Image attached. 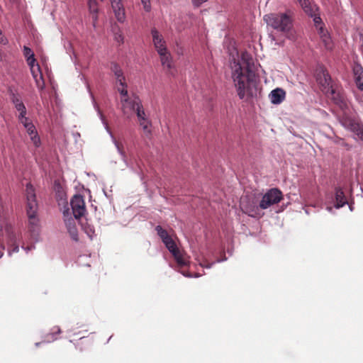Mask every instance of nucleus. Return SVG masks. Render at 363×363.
<instances>
[{
	"label": "nucleus",
	"mask_w": 363,
	"mask_h": 363,
	"mask_svg": "<svg viewBox=\"0 0 363 363\" xmlns=\"http://www.w3.org/2000/svg\"><path fill=\"white\" fill-rule=\"evenodd\" d=\"M254 63L247 53L242 55L241 60H234L232 65V78L240 99H249L256 95V74L252 70Z\"/></svg>",
	"instance_id": "nucleus-1"
},
{
	"label": "nucleus",
	"mask_w": 363,
	"mask_h": 363,
	"mask_svg": "<svg viewBox=\"0 0 363 363\" xmlns=\"http://www.w3.org/2000/svg\"><path fill=\"white\" fill-rule=\"evenodd\" d=\"M267 26L271 27L277 32L289 39H294L293 20L288 13H274L266 14L263 17Z\"/></svg>",
	"instance_id": "nucleus-2"
},
{
	"label": "nucleus",
	"mask_w": 363,
	"mask_h": 363,
	"mask_svg": "<svg viewBox=\"0 0 363 363\" xmlns=\"http://www.w3.org/2000/svg\"><path fill=\"white\" fill-rule=\"evenodd\" d=\"M260 198V194H250L242 196L240 205L242 211L252 218L263 216V209L259 207Z\"/></svg>",
	"instance_id": "nucleus-3"
},
{
	"label": "nucleus",
	"mask_w": 363,
	"mask_h": 363,
	"mask_svg": "<svg viewBox=\"0 0 363 363\" xmlns=\"http://www.w3.org/2000/svg\"><path fill=\"white\" fill-rule=\"evenodd\" d=\"M26 194L27 199V215L28 218V224L30 230L35 231L38 226V218L37 217L38 203L35 194V189L31 184H27L26 188Z\"/></svg>",
	"instance_id": "nucleus-4"
},
{
	"label": "nucleus",
	"mask_w": 363,
	"mask_h": 363,
	"mask_svg": "<svg viewBox=\"0 0 363 363\" xmlns=\"http://www.w3.org/2000/svg\"><path fill=\"white\" fill-rule=\"evenodd\" d=\"M120 94L122 113L129 118L135 115L137 108H140L142 101L140 97L135 94L128 95V89H124V88H121Z\"/></svg>",
	"instance_id": "nucleus-5"
},
{
	"label": "nucleus",
	"mask_w": 363,
	"mask_h": 363,
	"mask_svg": "<svg viewBox=\"0 0 363 363\" xmlns=\"http://www.w3.org/2000/svg\"><path fill=\"white\" fill-rule=\"evenodd\" d=\"M283 199L282 192L277 188L269 189L265 194H261L259 207L263 210L279 203Z\"/></svg>",
	"instance_id": "nucleus-6"
},
{
	"label": "nucleus",
	"mask_w": 363,
	"mask_h": 363,
	"mask_svg": "<svg viewBox=\"0 0 363 363\" xmlns=\"http://www.w3.org/2000/svg\"><path fill=\"white\" fill-rule=\"evenodd\" d=\"M110 69L114 77L115 85L118 91L120 93L121 88L128 89L126 78L121 67L116 62H111L110 65Z\"/></svg>",
	"instance_id": "nucleus-7"
},
{
	"label": "nucleus",
	"mask_w": 363,
	"mask_h": 363,
	"mask_svg": "<svg viewBox=\"0 0 363 363\" xmlns=\"http://www.w3.org/2000/svg\"><path fill=\"white\" fill-rule=\"evenodd\" d=\"M70 204L75 219H79L86 212L84 197L79 194H75L71 199Z\"/></svg>",
	"instance_id": "nucleus-8"
},
{
	"label": "nucleus",
	"mask_w": 363,
	"mask_h": 363,
	"mask_svg": "<svg viewBox=\"0 0 363 363\" xmlns=\"http://www.w3.org/2000/svg\"><path fill=\"white\" fill-rule=\"evenodd\" d=\"M157 53L160 55V62L164 69H165L169 74L174 75V65L170 52L167 49L164 51L160 49Z\"/></svg>",
	"instance_id": "nucleus-9"
},
{
	"label": "nucleus",
	"mask_w": 363,
	"mask_h": 363,
	"mask_svg": "<svg viewBox=\"0 0 363 363\" xmlns=\"http://www.w3.org/2000/svg\"><path fill=\"white\" fill-rule=\"evenodd\" d=\"M316 80L323 89H328V91L333 89L331 77L323 67L317 69Z\"/></svg>",
	"instance_id": "nucleus-10"
},
{
	"label": "nucleus",
	"mask_w": 363,
	"mask_h": 363,
	"mask_svg": "<svg viewBox=\"0 0 363 363\" xmlns=\"http://www.w3.org/2000/svg\"><path fill=\"white\" fill-rule=\"evenodd\" d=\"M65 223L71 238L77 242L79 240L78 230L76 226L75 219L69 216L68 211L64 213Z\"/></svg>",
	"instance_id": "nucleus-11"
},
{
	"label": "nucleus",
	"mask_w": 363,
	"mask_h": 363,
	"mask_svg": "<svg viewBox=\"0 0 363 363\" xmlns=\"http://www.w3.org/2000/svg\"><path fill=\"white\" fill-rule=\"evenodd\" d=\"M112 9L117 21L123 23L125 21V11L122 0H110Z\"/></svg>",
	"instance_id": "nucleus-12"
},
{
	"label": "nucleus",
	"mask_w": 363,
	"mask_h": 363,
	"mask_svg": "<svg viewBox=\"0 0 363 363\" xmlns=\"http://www.w3.org/2000/svg\"><path fill=\"white\" fill-rule=\"evenodd\" d=\"M151 35L154 46L157 52H159L160 49L163 51L167 49L166 42L162 35L155 28L151 29Z\"/></svg>",
	"instance_id": "nucleus-13"
},
{
	"label": "nucleus",
	"mask_w": 363,
	"mask_h": 363,
	"mask_svg": "<svg viewBox=\"0 0 363 363\" xmlns=\"http://www.w3.org/2000/svg\"><path fill=\"white\" fill-rule=\"evenodd\" d=\"M330 91L334 103L338 106L342 111H347L349 108V106L345 96L340 92L335 91L333 89H330Z\"/></svg>",
	"instance_id": "nucleus-14"
},
{
	"label": "nucleus",
	"mask_w": 363,
	"mask_h": 363,
	"mask_svg": "<svg viewBox=\"0 0 363 363\" xmlns=\"http://www.w3.org/2000/svg\"><path fill=\"white\" fill-rule=\"evenodd\" d=\"M322 43L327 50H332L333 48V43L328 32L323 26H319L318 31Z\"/></svg>",
	"instance_id": "nucleus-15"
},
{
	"label": "nucleus",
	"mask_w": 363,
	"mask_h": 363,
	"mask_svg": "<svg viewBox=\"0 0 363 363\" xmlns=\"http://www.w3.org/2000/svg\"><path fill=\"white\" fill-rule=\"evenodd\" d=\"M87 6L91 16L94 27H96L98 21L99 4L96 0H87Z\"/></svg>",
	"instance_id": "nucleus-16"
},
{
	"label": "nucleus",
	"mask_w": 363,
	"mask_h": 363,
	"mask_svg": "<svg viewBox=\"0 0 363 363\" xmlns=\"http://www.w3.org/2000/svg\"><path fill=\"white\" fill-rule=\"evenodd\" d=\"M286 92L281 88H277L271 91L269 95L271 102L273 104H279L285 99Z\"/></svg>",
	"instance_id": "nucleus-17"
},
{
	"label": "nucleus",
	"mask_w": 363,
	"mask_h": 363,
	"mask_svg": "<svg viewBox=\"0 0 363 363\" xmlns=\"http://www.w3.org/2000/svg\"><path fill=\"white\" fill-rule=\"evenodd\" d=\"M340 122L346 128L353 130L355 129L356 125H358L359 122L350 117L346 111H343V114L340 117Z\"/></svg>",
	"instance_id": "nucleus-18"
},
{
	"label": "nucleus",
	"mask_w": 363,
	"mask_h": 363,
	"mask_svg": "<svg viewBox=\"0 0 363 363\" xmlns=\"http://www.w3.org/2000/svg\"><path fill=\"white\" fill-rule=\"evenodd\" d=\"M26 131L30 135V140L35 147H38L40 144V140L38 135L36 128L33 124L26 125Z\"/></svg>",
	"instance_id": "nucleus-19"
},
{
	"label": "nucleus",
	"mask_w": 363,
	"mask_h": 363,
	"mask_svg": "<svg viewBox=\"0 0 363 363\" xmlns=\"http://www.w3.org/2000/svg\"><path fill=\"white\" fill-rule=\"evenodd\" d=\"M306 13L313 16L316 10L315 6L311 4L310 0H297Z\"/></svg>",
	"instance_id": "nucleus-20"
},
{
	"label": "nucleus",
	"mask_w": 363,
	"mask_h": 363,
	"mask_svg": "<svg viewBox=\"0 0 363 363\" xmlns=\"http://www.w3.org/2000/svg\"><path fill=\"white\" fill-rule=\"evenodd\" d=\"M335 206L337 208L342 207L347 203V199L341 188H336L335 189Z\"/></svg>",
	"instance_id": "nucleus-21"
},
{
	"label": "nucleus",
	"mask_w": 363,
	"mask_h": 363,
	"mask_svg": "<svg viewBox=\"0 0 363 363\" xmlns=\"http://www.w3.org/2000/svg\"><path fill=\"white\" fill-rule=\"evenodd\" d=\"M172 255L175 259L179 267H182L188 264V260L186 259L184 255L180 252L179 250L175 253H174Z\"/></svg>",
	"instance_id": "nucleus-22"
},
{
	"label": "nucleus",
	"mask_w": 363,
	"mask_h": 363,
	"mask_svg": "<svg viewBox=\"0 0 363 363\" xmlns=\"http://www.w3.org/2000/svg\"><path fill=\"white\" fill-rule=\"evenodd\" d=\"M10 99L12 104L15 106L23 104V100L21 95L17 92L13 91L12 90L10 91Z\"/></svg>",
	"instance_id": "nucleus-23"
},
{
	"label": "nucleus",
	"mask_w": 363,
	"mask_h": 363,
	"mask_svg": "<svg viewBox=\"0 0 363 363\" xmlns=\"http://www.w3.org/2000/svg\"><path fill=\"white\" fill-rule=\"evenodd\" d=\"M165 245L166 247L168 249V250L173 255L176 252L179 250V248L177 247V245L175 242L173 240L172 238H169L167 240H164L163 242Z\"/></svg>",
	"instance_id": "nucleus-24"
},
{
	"label": "nucleus",
	"mask_w": 363,
	"mask_h": 363,
	"mask_svg": "<svg viewBox=\"0 0 363 363\" xmlns=\"http://www.w3.org/2000/svg\"><path fill=\"white\" fill-rule=\"evenodd\" d=\"M155 230L157 231L160 238L162 239V242H164V240H167L171 238V236L169 235L167 231L163 229L160 225H157L155 227Z\"/></svg>",
	"instance_id": "nucleus-25"
},
{
	"label": "nucleus",
	"mask_w": 363,
	"mask_h": 363,
	"mask_svg": "<svg viewBox=\"0 0 363 363\" xmlns=\"http://www.w3.org/2000/svg\"><path fill=\"white\" fill-rule=\"evenodd\" d=\"M135 114L137 116L138 122L148 119L147 118L143 104L140 106V108L136 109Z\"/></svg>",
	"instance_id": "nucleus-26"
},
{
	"label": "nucleus",
	"mask_w": 363,
	"mask_h": 363,
	"mask_svg": "<svg viewBox=\"0 0 363 363\" xmlns=\"http://www.w3.org/2000/svg\"><path fill=\"white\" fill-rule=\"evenodd\" d=\"M139 124L142 127L144 133L146 135L150 134V133H151V130H150L151 122L148 119L139 122Z\"/></svg>",
	"instance_id": "nucleus-27"
},
{
	"label": "nucleus",
	"mask_w": 363,
	"mask_h": 363,
	"mask_svg": "<svg viewBox=\"0 0 363 363\" xmlns=\"http://www.w3.org/2000/svg\"><path fill=\"white\" fill-rule=\"evenodd\" d=\"M35 81V84L37 87L40 90H43L45 88V81L42 74H39L38 76H36V78H33Z\"/></svg>",
	"instance_id": "nucleus-28"
},
{
	"label": "nucleus",
	"mask_w": 363,
	"mask_h": 363,
	"mask_svg": "<svg viewBox=\"0 0 363 363\" xmlns=\"http://www.w3.org/2000/svg\"><path fill=\"white\" fill-rule=\"evenodd\" d=\"M352 132L363 140V124L359 123L358 125H356L355 129Z\"/></svg>",
	"instance_id": "nucleus-29"
},
{
	"label": "nucleus",
	"mask_w": 363,
	"mask_h": 363,
	"mask_svg": "<svg viewBox=\"0 0 363 363\" xmlns=\"http://www.w3.org/2000/svg\"><path fill=\"white\" fill-rule=\"evenodd\" d=\"M30 69L33 78H36V76L42 74L40 65L38 63H36V66L31 67Z\"/></svg>",
	"instance_id": "nucleus-30"
},
{
	"label": "nucleus",
	"mask_w": 363,
	"mask_h": 363,
	"mask_svg": "<svg viewBox=\"0 0 363 363\" xmlns=\"http://www.w3.org/2000/svg\"><path fill=\"white\" fill-rule=\"evenodd\" d=\"M353 72L354 78L356 79L359 76L363 74V68L360 65H357L353 68Z\"/></svg>",
	"instance_id": "nucleus-31"
},
{
	"label": "nucleus",
	"mask_w": 363,
	"mask_h": 363,
	"mask_svg": "<svg viewBox=\"0 0 363 363\" xmlns=\"http://www.w3.org/2000/svg\"><path fill=\"white\" fill-rule=\"evenodd\" d=\"M141 3L143 6V9L145 11L150 12L151 10L150 0H141Z\"/></svg>",
	"instance_id": "nucleus-32"
},
{
	"label": "nucleus",
	"mask_w": 363,
	"mask_h": 363,
	"mask_svg": "<svg viewBox=\"0 0 363 363\" xmlns=\"http://www.w3.org/2000/svg\"><path fill=\"white\" fill-rule=\"evenodd\" d=\"M355 83L357 86L362 91H363V74L359 76L355 79Z\"/></svg>",
	"instance_id": "nucleus-33"
},
{
	"label": "nucleus",
	"mask_w": 363,
	"mask_h": 363,
	"mask_svg": "<svg viewBox=\"0 0 363 363\" xmlns=\"http://www.w3.org/2000/svg\"><path fill=\"white\" fill-rule=\"evenodd\" d=\"M23 55L26 59L30 57V56H35L32 50L27 46L23 47Z\"/></svg>",
	"instance_id": "nucleus-34"
},
{
	"label": "nucleus",
	"mask_w": 363,
	"mask_h": 363,
	"mask_svg": "<svg viewBox=\"0 0 363 363\" xmlns=\"http://www.w3.org/2000/svg\"><path fill=\"white\" fill-rule=\"evenodd\" d=\"M26 62L29 65L30 68L36 66V60L35 58V56H30V57H28L26 59Z\"/></svg>",
	"instance_id": "nucleus-35"
},
{
	"label": "nucleus",
	"mask_w": 363,
	"mask_h": 363,
	"mask_svg": "<svg viewBox=\"0 0 363 363\" xmlns=\"http://www.w3.org/2000/svg\"><path fill=\"white\" fill-rule=\"evenodd\" d=\"M18 121L23 125L24 128H26V125H27L33 124V123L30 121V119L28 117L20 118L18 119Z\"/></svg>",
	"instance_id": "nucleus-36"
},
{
	"label": "nucleus",
	"mask_w": 363,
	"mask_h": 363,
	"mask_svg": "<svg viewBox=\"0 0 363 363\" xmlns=\"http://www.w3.org/2000/svg\"><path fill=\"white\" fill-rule=\"evenodd\" d=\"M115 145H116L118 152L121 153V155H124L125 152H124L123 147V145L121 144V143L116 140Z\"/></svg>",
	"instance_id": "nucleus-37"
},
{
	"label": "nucleus",
	"mask_w": 363,
	"mask_h": 363,
	"mask_svg": "<svg viewBox=\"0 0 363 363\" xmlns=\"http://www.w3.org/2000/svg\"><path fill=\"white\" fill-rule=\"evenodd\" d=\"M114 38L119 43H123V36L121 32L116 33Z\"/></svg>",
	"instance_id": "nucleus-38"
},
{
	"label": "nucleus",
	"mask_w": 363,
	"mask_h": 363,
	"mask_svg": "<svg viewBox=\"0 0 363 363\" xmlns=\"http://www.w3.org/2000/svg\"><path fill=\"white\" fill-rule=\"evenodd\" d=\"M194 6L199 7L207 0H191Z\"/></svg>",
	"instance_id": "nucleus-39"
},
{
	"label": "nucleus",
	"mask_w": 363,
	"mask_h": 363,
	"mask_svg": "<svg viewBox=\"0 0 363 363\" xmlns=\"http://www.w3.org/2000/svg\"><path fill=\"white\" fill-rule=\"evenodd\" d=\"M18 112L19 113V114L18 116V119L26 117V114H27L26 108H25L23 111H19Z\"/></svg>",
	"instance_id": "nucleus-40"
},
{
	"label": "nucleus",
	"mask_w": 363,
	"mask_h": 363,
	"mask_svg": "<svg viewBox=\"0 0 363 363\" xmlns=\"http://www.w3.org/2000/svg\"><path fill=\"white\" fill-rule=\"evenodd\" d=\"M18 245H16V244H13V247L12 249H9V254L11 255V252H18Z\"/></svg>",
	"instance_id": "nucleus-41"
},
{
	"label": "nucleus",
	"mask_w": 363,
	"mask_h": 363,
	"mask_svg": "<svg viewBox=\"0 0 363 363\" xmlns=\"http://www.w3.org/2000/svg\"><path fill=\"white\" fill-rule=\"evenodd\" d=\"M17 111H23L26 108L24 104H18L14 106Z\"/></svg>",
	"instance_id": "nucleus-42"
},
{
	"label": "nucleus",
	"mask_w": 363,
	"mask_h": 363,
	"mask_svg": "<svg viewBox=\"0 0 363 363\" xmlns=\"http://www.w3.org/2000/svg\"><path fill=\"white\" fill-rule=\"evenodd\" d=\"M314 22H315V24L317 27V28L318 29V26H320V22H321V18L320 17H315L314 18Z\"/></svg>",
	"instance_id": "nucleus-43"
},
{
	"label": "nucleus",
	"mask_w": 363,
	"mask_h": 363,
	"mask_svg": "<svg viewBox=\"0 0 363 363\" xmlns=\"http://www.w3.org/2000/svg\"><path fill=\"white\" fill-rule=\"evenodd\" d=\"M182 273L183 274L184 276L186 277H191V274L189 273L188 272H182Z\"/></svg>",
	"instance_id": "nucleus-44"
},
{
	"label": "nucleus",
	"mask_w": 363,
	"mask_h": 363,
	"mask_svg": "<svg viewBox=\"0 0 363 363\" xmlns=\"http://www.w3.org/2000/svg\"><path fill=\"white\" fill-rule=\"evenodd\" d=\"M3 256V252H1V250L0 251V258Z\"/></svg>",
	"instance_id": "nucleus-45"
},
{
	"label": "nucleus",
	"mask_w": 363,
	"mask_h": 363,
	"mask_svg": "<svg viewBox=\"0 0 363 363\" xmlns=\"http://www.w3.org/2000/svg\"><path fill=\"white\" fill-rule=\"evenodd\" d=\"M0 42L4 43L3 38H0Z\"/></svg>",
	"instance_id": "nucleus-46"
},
{
	"label": "nucleus",
	"mask_w": 363,
	"mask_h": 363,
	"mask_svg": "<svg viewBox=\"0 0 363 363\" xmlns=\"http://www.w3.org/2000/svg\"><path fill=\"white\" fill-rule=\"evenodd\" d=\"M101 1H104V0H101Z\"/></svg>",
	"instance_id": "nucleus-47"
}]
</instances>
